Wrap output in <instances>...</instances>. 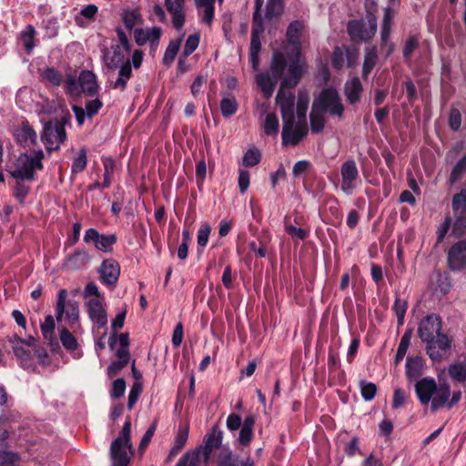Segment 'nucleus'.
<instances>
[{
    "instance_id": "1",
    "label": "nucleus",
    "mask_w": 466,
    "mask_h": 466,
    "mask_svg": "<svg viewBox=\"0 0 466 466\" xmlns=\"http://www.w3.org/2000/svg\"><path fill=\"white\" fill-rule=\"evenodd\" d=\"M116 32L118 43L111 45L109 48L103 49L102 60L109 70H116L119 67L118 77L113 83L112 87L124 91L127 88V81L132 76L131 63L128 59L131 53V44L122 28L117 27Z\"/></svg>"
},
{
    "instance_id": "2",
    "label": "nucleus",
    "mask_w": 466,
    "mask_h": 466,
    "mask_svg": "<svg viewBox=\"0 0 466 466\" xmlns=\"http://www.w3.org/2000/svg\"><path fill=\"white\" fill-rule=\"evenodd\" d=\"M441 330V319L436 314L424 317L418 327V336L426 343V353L434 362L441 361L451 347V341Z\"/></svg>"
},
{
    "instance_id": "3",
    "label": "nucleus",
    "mask_w": 466,
    "mask_h": 466,
    "mask_svg": "<svg viewBox=\"0 0 466 466\" xmlns=\"http://www.w3.org/2000/svg\"><path fill=\"white\" fill-rule=\"evenodd\" d=\"M415 392L422 405L431 402V410L436 411L446 404L451 396V387L446 381L437 385L433 378L425 377L416 382Z\"/></svg>"
},
{
    "instance_id": "4",
    "label": "nucleus",
    "mask_w": 466,
    "mask_h": 466,
    "mask_svg": "<svg viewBox=\"0 0 466 466\" xmlns=\"http://www.w3.org/2000/svg\"><path fill=\"white\" fill-rule=\"evenodd\" d=\"M44 159L45 152L41 148L20 153L15 161V169L9 175L13 178H26L34 182L37 179L38 172L44 169Z\"/></svg>"
},
{
    "instance_id": "5",
    "label": "nucleus",
    "mask_w": 466,
    "mask_h": 466,
    "mask_svg": "<svg viewBox=\"0 0 466 466\" xmlns=\"http://www.w3.org/2000/svg\"><path fill=\"white\" fill-rule=\"evenodd\" d=\"M71 116L66 114L61 118L51 119L44 125L41 140L50 154L57 151L67 138L66 127L70 125Z\"/></svg>"
},
{
    "instance_id": "6",
    "label": "nucleus",
    "mask_w": 466,
    "mask_h": 466,
    "mask_svg": "<svg viewBox=\"0 0 466 466\" xmlns=\"http://www.w3.org/2000/svg\"><path fill=\"white\" fill-rule=\"evenodd\" d=\"M130 432L131 422L126 420L120 435L112 441L110 446V456L113 461L111 466H128L130 454L133 453Z\"/></svg>"
},
{
    "instance_id": "7",
    "label": "nucleus",
    "mask_w": 466,
    "mask_h": 466,
    "mask_svg": "<svg viewBox=\"0 0 466 466\" xmlns=\"http://www.w3.org/2000/svg\"><path fill=\"white\" fill-rule=\"evenodd\" d=\"M287 68V57L283 53H275L270 65L273 77L268 72L260 73L256 77V82L266 97L272 96L276 81L281 78Z\"/></svg>"
},
{
    "instance_id": "8",
    "label": "nucleus",
    "mask_w": 466,
    "mask_h": 466,
    "mask_svg": "<svg viewBox=\"0 0 466 466\" xmlns=\"http://www.w3.org/2000/svg\"><path fill=\"white\" fill-rule=\"evenodd\" d=\"M347 32L350 39L355 43L369 41L377 32V18L375 15L368 12L366 14V20H350L347 24Z\"/></svg>"
},
{
    "instance_id": "9",
    "label": "nucleus",
    "mask_w": 466,
    "mask_h": 466,
    "mask_svg": "<svg viewBox=\"0 0 466 466\" xmlns=\"http://www.w3.org/2000/svg\"><path fill=\"white\" fill-rule=\"evenodd\" d=\"M312 105L324 114L329 113L330 116L343 117L345 107L339 92L334 88L323 89Z\"/></svg>"
},
{
    "instance_id": "10",
    "label": "nucleus",
    "mask_w": 466,
    "mask_h": 466,
    "mask_svg": "<svg viewBox=\"0 0 466 466\" xmlns=\"http://www.w3.org/2000/svg\"><path fill=\"white\" fill-rule=\"evenodd\" d=\"M66 289H60L56 304V319L57 321H61L65 315V319L69 324H75L79 319L78 303L75 300L66 301Z\"/></svg>"
},
{
    "instance_id": "11",
    "label": "nucleus",
    "mask_w": 466,
    "mask_h": 466,
    "mask_svg": "<svg viewBox=\"0 0 466 466\" xmlns=\"http://www.w3.org/2000/svg\"><path fill=\"white\" fill-rule=\"evenodd\" d=\"M309 132L308 123L297 120L295 117L283 121L282 144L284 146H297Z\"/></svg>"
},
{
    "instance_id": "12",
    "label": "nucleus",
    "mask_w": 466,
    "mask_h": 466,
    "mask_svg": "<svg viewBox=\"0 0 466 466\" xmlns=\"http://www.w3.org/2000/svg\"><path fill=\"white\" fill-rule=\"evenodd\" d=\"M340 189L350 196L357 188L360 180L359 169L353 159L346 160L340 167Z\"/></svg>"
},
{
    "instance_id": "13",
    "label": "nucleus",
    "mask_w": 466,
    "mask_h": 466,
    "mask_svg": "<svg viewBox=\"0 0 466 466\" xmlns=\"http://www.w3.org/2000/svg\"><path fill=\"white\" fill-rule=\"evenodd\" d=\"M300 52H292L289 56V64L287 65L289 76L281 81L282 87L293 88L299 84L306 70V64L300 60Z\"/></svg>"
},
{
    "instance_id": "14",
    "label": "nucleus",
    "mask_w": 466,
    "mask_h": 466,
    "mask_svg": "<svg viewBox=\"0 0 466 466\" xmlns=\"http://www.w3.org/2000/svg\"><path fill=\"white\" fill-rule=\"evenodd\" d=\"M84 241L86 243L92 242L97 250L109 253L113 250V246L116 243L117 237L116 234H100L96 228H90L85 232Z\"/></svg>"
},
{
    "instance_id": "15",
    "label": "nucleus",
    "mask_w": 466,
    "mask_h": 466,
    "mask_svg": "<svg viewBox=\"0 0 466 466\" xmlns=\"http://www.w3.org/2000/svg\"><path fill=\"white\" fill-rule=\"evenodd\" d=\"M98 273L102 284L115 289L120 276V265L114 258L104 259L98 268Z\"/></svg>"
},
{
    "instance_id": "16",
    "label": "nucleus",
    "mask_w": 466,
    "mask_h": 466,
    "mask_svg": "<svg viewBox=\"0 0 466 466\" xmlns=\"http://www.w3.org/2000/svg\"><path fill=\"white\" fill-rule=\"evenodd\" d=\"M86 311L91 321L98 329L105 328L107 324V314L105 308V299H89L86 302Z\"/></svg>"
},
{
    "instance_id": "17",
    "label": "nucleus",
    "mask_w": 466,
    "mask_h": 466,
    "mask_svg": "<svg viewBox=\"0 0 466 466\" xmlns=\"http://www.w3.org/2000/svg\"><path fill=\"white\" fill-rule=\"evenodd\" d=\"M12 134L15 143L24 148L33 147L37 143V134L26 120L14 127Z\"/></svg>"
},
{
    "instance_id": "18",
    "label": "nucleus",
    "mask_w": 466,
    "mask_h": 466,
    "mask_svg": "<svg viewBox=\"0 0 466 466\" xmlns=\"http://www.w3.org/2000/svg\"><path fill=\"white\" fill-rule=\"evenodd\" d=\"M223 432L218 426H214L210 432L205 438V446L199 447L193 453H198V457L207 462L210 457L211 451L221 445Z\"/></svg>"
},
{
    "instance_id": "19",
    "label": "nucleus",
    "mask_w": 466,
    "mask_h": 466,
    "mask_svg": "<svg viewBox=\"0 0 466 466\" xmlns=\"http://www.w3.org/2000/svg\"><path fill=\"white\" fill-rule=\"evenodd\" d=\"M288 87H282L280 85L279 90L276 96V103L279 106L282 121L291 119L294 116V105L295 95Z\"/></svg>"
},
{
    "instance_id": "20",
    "label": "nucleus",
    "mask_w": 466,
    "mask_h": 466,
    "mask_svg": "<svg viewBox=\"0 0 466 466\" xmlns=\"http://www.w3.org/2000/svg\"><path fill=\"white\" fill-rule=\"evenodd\" d=\"M167 11L171 15V22L174 28L180 31L186 22L185 0H165Z\"/></svg>"
},
{
    "instance_id": "21",
    "label": "nucleus",
    "mask_w": 466,
    "mask_h": 466,
    "mask_svg": "<svg viewBox=\"0 0 466 466\" xmlns=\"http://www.w3.org/2000/svg\"><path fill=\"white\" fill-rule=\"evenodd\" d=\"M217 466H255L253 460L248 456L240 460L228 447H222L217 457Z\"/></svg>"
},
{
    "instance_id": "22",
    "label": "nucleus",
    "mask_w": 466,
    "mask_h": 466,
    "mask_svg": "<svg viewBox=\"0 0 466 466\" xmlns=\"http://www.w3.org/2000/svg\"><path fill=\"white\" fill-rule=\"evenodd\" d=\"M448 264L451 270H460L466 267V241L455 243L448 253Z\"/></svg>"
},
{
    "instance_id": "23",
    "label": "nucleus",
    "mask_w": 466,
    "mask_h": 466,
    "mask_svg": "<svg viewBox=\"0 0 466 466\" xmlns=\"http://www.w3.org/2000/svg\"><path fill=\"white\" fill-rule=\"evenodd\" d=\"M80 92L86 96H95L97 95L99 86L96 76L90 70H82L79 74Z\"/></svg>"
},
{
    "instance_id": "24",
    "label": "nucleus",
    "mask_w": 466,
    "mask_h": 466,
    "mask_svg": "<svg viewBox=\"0 0 466 466\" xmlns=\"http://www.w3.org/2000/svg\"><path fill=\"white\" fill-rule=\"evenodd\" d=\"M90 261L89 254L83 249H76L69 255L64 263V268L68 270H79L86 267Z\"/></svg>"
},
{
    "instance_id": "25",
    "label": "nucleus",
    "mask_w": 466,
    "mask_h": 466,
    "mask_svg": "<svg viewBox=\"0 0 466 466\" xmlns=\"http://www.w3.org/2000/svg\"><path fill=\"white\" fill-rule=\"evenodd\" d=\"M362 92L363 86L359 77L354 76L345 83L344 94L347 101L350 105H355L360 102Z\"/></svg>"
},
{
    "instance_id": "26",
    "label": "nucleus",
    "mask_w": 466,
    "mask_h": 466,
    "mask_svg": "<svg viewBox=\"0 0 466 466\" xmlns=\"http://www.w3.org/2000/svg\"><path fill=\"white\" fill-rule=\"evenodd\" d=\"M216 0H194L201 22L210 26L215 15Z\"/></svg>"
},
{
    "instance_id": "27",
    "label": "nucleus",
    "mask_w": 466,
    "mask_h": 466,
    "mask_svg": "<svg viewBox=\"0 0 466 466\" xmlns=\"http://www.w3.org/2000/svg\"><path fill=\"white\" fill-rule=\"evenodd\" d=\"M303 23L299 20L291 22L287 29V41L291 46L292 52H300V35Z\"/></svg>"
},
{
    "instance_id": "28",
    "label": "nucleus",
    "mask_w": 466,
    "mask_h": 466,
    "mask_svg": "<svg viewBox=\"0 0 466 466\" xmlns=\"http://www.w3.org/2000/svg\"><path fill=\"white\" fill-rule=\"evenodd\" d=\"M393 7L394 6L389 4V5L384 8V15L380 29V40L382 45H387L390 37L393 18L395 15Z\"/></svg>"
},
{
    "instance_id": "29",
    "label": "nucleus",
    "mask_w": 466,
    "mask_h": 466,
    "mask_svg": "<svg viewBox=\"0 0 466 466\" xmlns=\"http://www.w3.org/2000/svg\"><path fill=\"white\" fill-rule=\"evenodd\" d=\"M13 343V350L15 357L20 360V364L24 369L30 370L35 368L33 361V350L23 346L15 340H11Z\"/></svg>"
},
{
    "instance_id": "30",
    "label": "nucleus",
    "mask_w": 466,
    "mask_h": 466,
    "mask_svg": "<svg viewBox=\"0 0 466 466\" xmlns=\"http://www.w3.org/2000/svg\"><path fill=\"white\" fill-rule=\"evenodd\" d=\"M184 36H185V33H183L177 39H172L169 41L168 46H167L164 56H163V58H162V63L167 67H169L175 61V58L181 47V44H182Z\"/></svg>"
},
{
    "instance_id": "31",
    "label": "nucleus",
    "mask_w": 466,
    "mask_h": 466,
    "mask_svg": "<svg viewBox=\"0 0 466 466\" xmlns=\"http://www.w3.org/2000/svg\"><path fill=\"white\" fill-rule=\"evenodd\" d=\"M447 372L452 381L464 383L466 381V359L451 363Z\"/></svg>"
},
{
    "instance_id": "32",
    "label": "nucleus",
    "mask_w": 466,
    "mask_h": 466,
    "mask_svg": "<svg viewBox=\"0 0 466 466\" xmlns=\"http://www.w3.org/2000/svg\"><path fill=\"white\" fill-rule=\"evenodd\" d=\"M263 0H256L252 15L251 35H262L265 31L264 20L261 15Z\"/></svg>"
},
{
    "instance_id": "33",
    "label": "nucleus",
    "mask_w": 466,
    "mask_h": 466,
    "mask_svg": "<svg viewBox=\"0 0 466 466\" xmlns=\"http://www.w3.org/2000/svg\"><path fill=\"white\" fill-rule=\"evenodd\" d=\"M255 424V418L248 415L245 418L238 435V441L242 446L249 445L253 438V428Z\"/></svg>"
},
{
    "instance_id": "34",
    "label": "nucleus",
    "mask_w": 466,
    "mask_h": 466,
    "mask_svg": "<svg viewBox=\"0 0 466 466\" xmlns=\"http://www.w3.org/2000/svg\"><path fill=\"white\" fill-rule=\"evenodd\" d=\"M378 62V51L375 46L365 48L364 62L362 66V77L367 79Z\"/></svg>"
},
{
    "instance_id": "35",
    "label": "nucleus",
    "mask_w": 466,
    "mask_h": 466,
    "mask_svg": "<svg viewBox=\"0 0 466 466\" xmlns=\"http://www.w3.org/2000/svg\"><path fill=\"white\" fill-rule=\"evenodd\" d=\"M422 360L419 357L408 358L405 365V373L408 380L418 379L421 374Z\"/></svg>"
},
{
    "instance_id": "36",
    "label": "nucleus",
    "mask_w": 466,
    "mask_h": 466,
    "mask_svg": "<svg viewBox=\"0 0 466 466\" xmlns=\"http://www.w3.org/2000/svg\"><path fill=\"white\" fill-rule=\"evenodd\" d=\"M36 31L32 25H28L25 26V30L20 33V40L24 46L25 52L29 55L32 53L35 43V36Z\"/></svg>"
},
{
    "instance_id": "37",
    "label": "nucleus",
    "mask_w": 466,
    "mask_h": 466,
    "mask_svg": "<svg viewBox=\"0 0 466 466\" xmlns=\"http://www.w3.org/2000/svg\"><path fill=\"white\" fill-rule=\"evenodd\" d=\"M310 129L312 133L319 134L323 131L325 127L324 113L312 105L309 115Z\"/></svg>"
},
{
    "instance_id": "38",
    "label": "nucleus",
    "mask_w": 466,
    "mask_h": 466,
    "mask_svg": "<svg viewBox=\"0 0 466 466\" xmlns=\"http://www.w3.org/2000/svg\"><path fill=\"white\" fill-rule=\"evenodd\" d=\"M238 108L237 99L233 96H224L220 101V111L221 115L225 118H228L233 116Z\"/></svg>"
},
{
    "instance_id": "39",
    "label": "nucleus",
    "mask_w": 466,
    "mask_h": 466,
    "mask_svg": "<svg viewBox=\"0 0 466 466\" xmlns=\"http://www.w3.org/2000/svg\"><path fill=\"white\" fill-rule=\"evenodd\" d=\"M42 81H45L53 86H59L63 82V76L59 71L54 67H46L40 72Z\"/></svg>"
},
{
    "instance_id": "40",
    "label": "nucleus",
    "mask_w": 466,
    "mask_h": 466,
    "mask_svg": "<svg viewBox=\"0 0 466 466\" xmlns=\"http://www.w3.org/2000/svg\"><path fill=\"white\" fill-rule=\"evenodd\" d=\"M16 180L15 186L13 189V196L19 201L20 204H24L26 196L31 190L30 185L27 184L26 178H15Z\"/></svg>"
},
{
    "instance_id": "41",
    "label": "nucleus",
    "mask_w": 466,
    "mask_h": 466,
    "mask_svg": "<svg viewBox=\"0 0 466 466\" xmlns=\"http://www.w3.org/2000/svg\"><path fill=\"white\" fill-rule=\"evenodd\" d=\"M411 337H412V329H406L400 339V341L399 343L397 352L395 355V362L397 364L400 363L405 357L407 350L410 344Z\"/></svg>"
},
{
    "instance_id": "42",
    "label": "nucleus",
    "mask_w": 466,
    "mask_h": 466,
    "mask_svg": "<svg viewBox=\"0 0 466 466\" xmlns=\"http://www.w3.org/2000/svg\"><path fill=\"white\" fill-rule=\"evenodd\" d=\"M309 97L308 93L299 91L297 100V118L299 121L307 122V111L309 106Z\"/></svg>"
},
{
    "instance_id": "43",
    "label": "nucleus",
    "mask_w": 466,
    "mask_h": 466,
    "mask_svg": "<svg viewBox=\"0 0 466 466\" xmlns=\"http://www.w3.org/2000/svg\"><path fill=\"white\" fill-rule=\"evenodd\" d=\"M141 20V14L137 9H126L122 13V21L125 26L129 30H132Z\"/></svg>"
},
{
    "instance_id": "44",
    "label": "nucleus",
    "mask_w": 466,
    "mask_h": 466,
    "mask_svg": "<svg viewBox=\"0 0 466 466\" xmlns=\"http://www.w3.org/2000/svg\"><path fill=\"white\" fill-rule=\"evenodd\" d=\"M59 338L66 350L73 351L77 349L78 343L76 339L66 328H62L59 330Z\"/></svg>"
},
{
    "instance_id": "45",
    "label": "nucleus",
    "mask_w": 466,
    "mask_h": 466,
    "mask_svg": "<svg viewBox=\"0 0 466 466\" xmlns=\"http://www.w3.org/2000/svg\"><path fill=\"white\" fill-rule=\"evenodd\" d=\"M407 309H408L407 300L404 299H401L400 296H396L394 304L392 306V310L394 311V313L397 317L398 326H402L404 324V319H405Z\"/></svg>"
},
{
    "instance_id": "46",
    "label": "nucleus",
    "mask_w": 466,
    "mask_h": 466,
    "mask_svg": "<svg viewBox=\"0 0 466 466\" xmlns=\"http://www.w3.org/2000/svg\"><path fill=\"white\" fill-rule=\"evenodd\" d=\"M102 163L104 167L103 187H109L112 182L111 176L114 173L116 162L111 157H102Z\"/></svg>"
},
{
    "instance_id": "47",
    "label": "nucleus",
    "mask_w": 466,
    "mask_h": 466,
    "mask_svg": "<svg viewBox=\"0 0 466 466\" xmlns=\"http://www.w3.org/2000/svg\"><path fill=\"white\" fill-rule=\"evenodd\" d=\"M284 9L283 0H268L266 5V18L271 20L279 17Z\"/></svg>"
},
{
    "instance_id": "48",
    "label": "nucleus",
    "mask_w": 466,
    "mask_h": 466,
    "mask_svg": "<svg viewBox=\"0 0 466 466\" xmlns=\"http://www.w3.org/2000/svg\"><path fill=\"white\" fill-rule=\"evenodd\" d=\"M211 233V227L208 223L201 224L198 231L197 241H198V252L201 254L208 242V238Z\"/></svg>"
},
{
    "instance_id": "49",
    "label": "nucleus",
    "mask_w": 466,
    "mask_h": 466,
    "mask_svg": "<svg viewBox=\"0 0 466 466\" xmlns=\"http://www.w3.org/2000/svg\"><path fill=\"white\" fill-rule=\"evenodd\" d=\"M451 207L454 215L466 214V189H461L453 196Z\"/></svg>"
},
{
    "instance_id": "50",
    "label": "nucleus",
    "mask_w": 466,
    "mask_h": 466,
    "mask_svg": "<svg viewBox=\"0 0 466 466\" xmlns=\"http://www.w3.org/2000/svg\"><path fill=\"white\" fill-rule=\"evenodd\" d=\"M261 35H251L250 47H249V56L252 66L255 69L258 66V55L261 49Z\"/></svg>"
},
{
    "instance_id": "51",
    "label": "nucleus",
    "mask_w": 466,
    "mask_h": 466,
    "mask_svg": "<svg viewBox=\"0 0 466 466\" xmlns=\"http://www.w3.org/2000/svg\"><path fill=\"white\" fill-rule=\"evenodd\" d=\"M279 119L275 113H268L263 123L264 132L268 136H276L279 133Z\"/></svg>"
},
{
    "instance_id": "52",
    "label": "nucleus",
    "mask_w": 466,
    "mask_h": 466,
    "mask_svg": "<svg viewBox=\"0 0 466 466\" xmlns=\"http://www.w3.org/2000/svg\"><path fill=\"white\" fill-rule=\"evenodd\" d=\"M261 160V152L258 148L253 147L248 148L242 158V164L245 167H252L258 165Z\"/></svg>"
},
{
    "instance_id": "53",
    "label": "nucleus",
    "mask_w": 466,
    "mask_h": 466,
    "mask_svg": "<svg viewBox=\"0 0 466 466\" xmlns=\"http://www.w3.org/2000/svg\"><path fill=\"white\" fill-rule=\"evenodd\" d=\"M87 164L86 150L85 147L80 148L77 156L73 159L71 165L72 174H78L83 172Z\"/></svg>"
},
{
    "instance_id": "54",
    "label": "nucleus",
    "mask_w": 466,
    "mask_h": 466,
    "mask_svg": "<svg viewBox=\"0 0 466 466\" xmlns=\"http://www.w3.org/2000/svg\"><path fill=\"white\" fill-rule=\"evenodd\" d=\"M466 172V154L453 167L449 182L451 185L456 183L461 176Z\"/></svg>"
},
{
    "instance_id": "55",
    "label": "nucleus",
    "mask_w": 466,
    "mask_h": 466,
    "mask_svg": "<svg viewBox=\"0 0 466 466\" xmlns=\"http://www.w3.org/2000/svg\"><path fill=\"white\" fill-rule=\"evenodd\" d=\"M360 394L364 400L370 401L374 399L377 393V386L373 382L366 380L360 381Z\"/></svg>"
},
{
    "instance_id": "56",
    "label": "nucleus",
    "mask_w": 466,
    "mask_h": 466,
    "mask_svg": "<svg viewBox=\"0 0 466 466\" xmlns=\"http://www.w3.org/2000/svg\"><path fill=\"white\" fill-rule=\"evenodd\" d=\"M200 42V34L195 33L192 35H189L187 38L186 39L184 48L182 51V54H184V56H189L192 53L196 51Z\"/></svg>"
},
{
    "instance_id": "57",
    "label": "nucleus",
    "mask_w": 466,
    "mask_h": 466,
    "mask_svg": "<svg viewBox=\"0 0 466 466\" xmlns=\"http://www.w3.org/2000/svg\"><path fill=\"white\" fill-rule=\"evenodd\" d=\"M284 228H285V231L289 236H291L293 238H298L299 240H304V239H306L309 237V231L308 230H306L304 228H297V227L289 224L288 222V218L287 217H285Z\"/></svg>"
},
{
    "instance_id": "58",
    "label": "nucleus",
    "mask_w": 466,
    "mask_h": 466,
    "mask_svg": "<svg viewBox=\"0 0 466 466\" xmlns=\"http://www.w3.org/2000/svg\"><path fill=\"white\" fill-rule=\"evenodd\" d=\"M65 91L72 96H80L79 77L76 79V76L68 75L65 82Z\"/></svg>"
},
{
    "instance_id": "59",
    "label": "nucleus",
    "mask_w": 466,
    "mask_h": 466,
    "mask_svg": "<svg viewBox=\"0 0 466 466\" xmlns=\"http://www.w3.org/2000/svg\"><path fill=\"white\" fill-rule=\"evenodd\" d=\"M102 106L103 102L98 97H95L94 99L87 101L84 107L86 112V116L91 119L98 114Z\"/></svg>"
},
{
    "instance_id": "60",
    "label": "nucleus",
    "mask_w": 466,
    "mask_h": 466,
    "mask_svg": "<svg viewBox=\"0 0 466 466\" xmlns=\"http://www.w3.org/2000/svg\"><path fill=\"white\" fill-rule=\"evenodd\" d=\"M126 390V381L124 379L119 378L113 381L110 397L112 399L121 398Z\"/></svg>"
},
{
    "instance_id": "61",
    "label": "nucleus",
    "mask_w": 466,
    "mask_h": 466,
    "mask_svg": "<svg viewBox=\"0 0 466 466\" xmlns=\"http://www.w3.org/2000/svg\"><path fill=\"white\" fill-rule=\"evenodd\" d=\"M345 63V52L341 47H335L332 57L331 64L332 66L338 70H340L344 66Z\"/></svg>"
},
{
    "instance_id": "62",
    "label": "nucleus",
    "mask_w": 466,
    "mask_h": 466,
    "mask_svg": "<svg viewBox=\"0 0 466 466\" xmlns=\"http://www.w3.org/2000/svg\"><path fill=\"white\" fill-rule=\"evenodd\" d=\"M42 25L46 31V35L49 38L55 37L58 34V23L55 17L47 18L43 20Z\"/></svg>"
},
{
    "instance_id": "63",
    "label": "nucleus",
    "mask_w": 466,
    "mask_h": 466,
    "mask_svg": "<svg viewBox=\"0 0 466 466\" xmlns=\"http://www.w3.org/2000/svg\"><path fill=\"white\" fill-rule=\"evenodd\" d=\"M452 231L456 236H461L466 231V214L455 215Z\"/></svg>"
},
{
    "instance_id": "64",
    "label": "nucleus",
    "mask_w": 466,
    "mask_h": 466,
    "mask_svg": "<svg viewBox=\"0 0 466 466\" xmlns=\"http://www.w3.org/2000/svg\"><path fill=\"white\" fill-rule=\"evenodd\" d=\"M199 460L198 453H186L179 459L176 466H196Z\"/></svg>"
}]
</instances>
